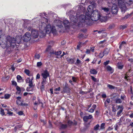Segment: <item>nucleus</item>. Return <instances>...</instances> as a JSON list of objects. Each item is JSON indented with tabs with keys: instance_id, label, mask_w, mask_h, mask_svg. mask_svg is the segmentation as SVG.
<instances>
[{
	"instance_id": "nucleus-1",
	"label": "nucleus",
	"mask_w": 133,
	"mask_h": 133,
	"mask_svg": "<svg viewBox=\"0 0 133 133\" xmlns=\"http://www.w3.org/2000/svg\"><path fill=\"white\" fill-rule=\"evenodd\" d=\"M2 30L0 29V44L3 49L6 48V51L8 54H10L14 50L16 44H19L21 40L20 37H17L15 39L10 36H8L6 37L5 35L1 36Z\"/></svg>"
},
{
	"instance_id": "nucleus-2",
	"label": "nucleus",
	"mask_w": 133,
	"mask_h": 133,
	"mask_svg": "<svg viewBox=\"0 0 133 133\" xmlns=\"http://www.w3.org/2000/svg\"><path fill=\"white\" fill-rule=\"evenodd\" d=\"M94 5H89L87 8V11L86 13V16L88 18H91L93 21H96L99 19L101 16L99 13L96 10H93Z\"/></svg>"
},
{
	"instance_id": "nucleus-3",
	"label": "nucleus",
	"mask_w": 133,
	"mask_h": 133,
	"mask_svg": "<svg viewBox=\"0 0 133 133\" xmlns=\"http://www.w3.org/2000/svg\"><path fill=\"white\" fill-rule=\"evenodd\" d=\"M117 1L118 6L122 11V10H124L126 9L125 4L130 5L132 3L133 0H117Z\"/></svg>"
},
{
	"instance_id": "nucleus-4",
	"label": "nucleus",
	"mask_w": 133,
	"mask_h": 133,
	"mask_svg": "<svg viewBox=\"0 0 133 133\" xmlns=\"http://www.w3.org/2000/svg\"><path fill=\"white\" fill-rule=\"evenodd\" d=\"M55 22L58 24H56V26L59 28H61L63 27L62 24L63 23L65 29H68L70 27V22L68 20L66 19L63 21V22L59 20H56Z\"/></svg>"
},
{
	"instance_id": "nucleus-5",
	"label": "nucleus",
	"mask_w": 133,
	"mask_h": 133,
	"mask_svg": "<svg viewBox=\"0 0 133 133\" xmlns=\"http://www.w3.org/2000/svg\"><path fill=\"white\" fill-rule=\"evenodd\" d=\"M109 0L111 1V3L113 5L111 9V12L112 14H117L118 10V8L116 4L117 0Z\"/></svg>"
},
{
	"instance_id": "nucleus-6",
	"label": "nucleus",
	"mask_w": 133,
	"mask_h": 133,
	"mask_svg": "<svg viewBox=\"0 0 133 133\" xmlns=\"http://www.w3.org/2000/svg\"><path fill=\"white\" fill-rule=\"evenodd\" d=\"M30 36V34L29 32H26L22 38L23 40L25 42H28L31 39Z\"/></svg>"
},
{
	"instance_id": "nucleus-7",
	"label": "nucleus",
	"mask_w": 133,
	"mask_h": 133,
	"mask_svg": "<svg viewBox=\"0 0 133 133\" xmlns=\"http://www.w3.org/2000/svg\"><path fill=\"white\" fill-rule=\"evenodd\" d=\"M28 29L29 31L31 30V34L35 38H37L38 36V32L36 30H32L31 28L29 27L28 28Z\"/></svg>"
},
{
	"instance_id": "nucleus-8",
	"label": "nucleus",
	"mask_w": 133,
	"mask_h": 133,
	"mask_svg": "<svg viewBox=\"0 0 133 133\" xmlns=\"http://www.w3.org/2000/svg\"><path fill=\"white\" fill-rule=\"evenodd\" d=\"M68 87V84L66 83L63 87V91L61 92H63L64 93H69L70 92V89Z\"/></svg>"
},
{
	"instance_id": "nucleus-9",
	"label": "nucleus",
	"mask_w": 133,
	"mask_h": 133,
	"mask_svg": "<svg viewBox=\"0 0 133 133\" xmlns=\"http://www.w3.org/2000/svg\"><path fill=\"white\" fill-rule=\"evenodd\" d=\"M41 75L43 78L46 79L49 76V74L47 70H45L42 73Z\"/></svg>"
},
{
	"instance_id": "nucleus-10",
	"label": "nucleus",
	"mask_w": 133,
	"mask_h": 133,
	"mask_svg": "<svg viewBox=\"0 0 133 133\" xmlns=\"http://www.w3.org/2000/svg\"><path fill=\"white\" fill-rule=\"evenodd\" d=\"M87 16L84 15H81L78 17V19L81 23L84 22L86 19V17Z\"/></svg>"
},
{
	"instance_id": "nucleus-11",
	"label": "nucleus",
	"mask_w": 133,
	"mask_h": 133,
	"mask_svg": "<svg viewBox=\"0 0 133 133\" xmlns=\"http://www.w3.org/2000/svg\"><path fill=\"white\" fill-rule=\"evenodd\" d=\"M70 20L74 22L75 23L78 21V18L76 16H74L73 15H71L70 16Z\"/></svg>"
},
{
	"instance_id": "nucleus-12",
	"label": "nucleus",
	"mask_w": 133,
	"mask_h": 133,
	"mask_svg": "<svg viewBox=\"0 0 133 133\" xmlns=\"http://www.w3.org/2000/svg\"><path fill=\"white\" fill-rule=\"evenodd\" d=\"M92 117L91 115H90L88 116H85L83 117V120L85 122H87L89 119L92 118Z\"/></svg>"
},
{
	"instance_id": "nucleus-13",
	"label": "nucleus",
	"mask_w": 133,
	"mask_h": 133,
	"mask_svg": "<svg viewBox=\"0 0 133 133\" xmlns=\"http://www.w3.org/2000/svg\"><path fill=\"white\" fill-rule=\"evenodd\" d=\"M120 109V110L117 112V115L118 117L120 116V114L122 112L123 109V105H119L118 107V109Z\"/></svg>"
},
{
	"instance_id": "nucleus-14",
	"label": "nucleus",
	"mask_w": 133,
	"mask_h": 133,
	"mask_svg": "<svg viewBox=\"0 0 133 133\" xmlns=\"http://www.w3.org/2000/svg\"><path fill=\"white\" fill-rule=\"evenodd\" d=\"M66 60L69 63L72 64L74 63L76 60L75 58H72L68 57L67 58Z\"/></svg>"
},
{
	"instance_id": "nucleus-15",
	"label": "nucleus",
	"mask_w": 133,
	"mask_h": 133,
	"mask_svg": "<svg viewBox=\"0 0 133 133\" xmlns=\"http://www.w3.org/2000/svg\"><path fill=\"white\" fill-rule=\"evenodd\" d=\"M62 53V51L61 50H59L58 51H54L52 50L51 52H50V54H55L56 55H59L61 54Z\"/></svg>"
},
{
	"instance_id": "nucleus-16",
	"label": "nucleus",
	"mask_w": 133,
	"mask_h": 133,
	"mask_svg": "<svg viewBox=\"0 0 133 133\" xmlns=\"http://www.w3.org/2000/svg\"><path fill=\"white\" fill-rule=\"evenodd\" d=\"M106 69L107 71L110 72L111 73H112L114 72V69L109 65L106 67Z\"/></svg>"
},
{
	"instance_id": "nucleus-17",
	"label": "nucleus",
	"mask_w": 133,
	"mask_h": 133,
	"mask_svg": "<svg viewBox=\"0 0 133 133\" xmlns=\"http://www.w3.org/2000/svg\"><path fill=\"white\" fill-rule=\"evenodd\" d=\"M45 29L46 31H52L51 28V26L50 24H49L46 25L45 28Z\"/></svg>"
},
{
	"instance_id": "nucleus-18",
	"label": "nucleus",
	"mask_w": 133,
	"mask_h": 133,
	"mask_svg": "<svg viewBox=\"0 0 133 133\" xmlns=\"http://www.w3.org/2000/svg\"><path fill=\"white\" fill-rule=\"evenodd\" d=\"M110 50V49L109 48H105L103 52L104 54L107 55L109 52Z\"/></svg>"
},
{
	"instance_id": "nucleus-19",
	"label": "nucleus",
	"mask_w": 133,
	"mask_h": 133,
	"mask_svg": "<svg viewBox=\"0 0 133 133\" xmlns=\"http://www.w3.org/2000/svg\"><path fill=\"white\" fill-rule=\"evenodd\" d=\"M90 72L91 74L96 75L97 74V72L94 69H91L90 70Z\"/></svg>"
},
{
	"instance_id": "nucleus-20",
	"label": "nucleus",
	"mask_w": 133,
	"mask_h": 133,
	"mask_svg": "<svg viewBox=\"0 0 133 133\" xmlns=\"http://www.w3.org/2000/svg\"><path fill=\"white\" fill-rule=\"evenodd\" d=\"M107 87L109 89L111 90L114 89L116 88L115 87L109 84H107Z\"/></svg>"
},
{
	"instance_id": "nucleus-21",
	"label": "nucleus",
	"mask_w": 133,
	"mask_h": 133,
	"mask_svg": "<svg viewBox=\"0 0 133 133\" xmlns=\"http://www.w3.org/2000/svg\"><path fill=\"white\" fill-rule=\"evenodd\" d=\"M115 101L116 103H121L122 102L121 99L118 98L115 100Z\"/></svg>"
},
{
	"instance_id": "nucleus-22",
	"label": "nucleus",
	"mask_w": 133,
	"mask_h": 133,
	"mask_svg": "<svg viewBox=\"0 0 133 133\" xmlns=\"http://www.w3.org/2000/svg\"><path fill=\"white\" fill-rule=\"evenodd\" d=\"M127 24L122 25L120 26L119 28L120 29L124 30L127 27Z\"/></svg>"
},
{
	"instance_id": "nucleus-23",
	"label": "nucleus",
	"mask_w": 133,
	"mask_h": 133,
	"mask_svg": "<svg viewBox=\"0 0 133 133\" xmlns=\"http://www.w3.org/2000/svg\"><path fill=\"white\" fill-rule=\"evenodd\" d=\"M102 9L105 12H108L109 11V9L108 8H102Z\"/></svg>"
},
{
	"instance_id": "nucleus-24",
	"label": "nucleus",
	"mask_w": 133,
	"mask_h": 133,
	"mask_svg": "<svg viewBox=\"0 0 133 133\" xmlns=\"http://www.w3.org/2000/svg\"><path fill=\"white\" fill-rule=\"evenodd\" d=\"M105 123H102L100 126V129H105Z\"/></svg>"
},
{
	"instance_id": "nucleus-25",
	"label": "nucleus",
	"mask_w": 133,
	"mask_h": 133,
	"mask_svg": "<svg viewBox=\"0 0 133 133\" xmlns=\"http://www.w3.org/2000/svg\"><path fill=\"white\" fill-rule=\"evenodd\" d=\"M99 125L97 124L95 126L94 128V129L95 130L97 131L98 130L99 128Z\"/></svg>"
},
{
	"instance_id": "nucleus-26",
	"label": "nucleus",
	"mask_w": 133,
	"mask_h": 133,
	"mask_svg": "<svg viewBox=\"0 0 133 133\" xmlns=\"http://www.w3.org/2000/svg\"><path fill=\"white\" fill-rule=\"evenodd\" d=\"M32 88V87H27L26 89V91H33L34 89L33 88H32Z\"/></svg>"
},
{
	"instance_id": "nucleus-27",
	"label": "nucleus",
	"mask_w": 133,
	"mask_h": 133,
	"mask_svg": "<svg viewBox=\"0 0 133 133\" xmlns=\"http://www.w3.org/2000/svg\"><path fill=\"white\" fill-rule=\"evenodd\" d=\"M103 52H101L99 55L98 56L101 58H102L104 55Z\"/></svg>"
},
{
	"instance_id": "nucleus-28",
	"label": "nucleus",
	"mask_w": 133,
	"mask_h": 133,
	"mask_svg": "<svg viewBox=\"0 0 133 133\" xmlns=\"http://www.w3.org/2000/svg\"><path fill=\"white\" fill-rule=\"evenodd\" d=\"M67 123L68 126H71L72 125L73 122L70 120H69L68 121Z\"/></svg>"
},
{
	"instance_id": "nucleus-29",
	"label": "nucleus",
	"mask_w": 133,
	"mask_h": 133,
	"mask_svg": "<svg viewBox=\"0 0 133 133\" xmlns=\"http://www.w3.org/2000/svg\"><path fill=\"white\" fill-rule=\"evenodd\" d=\"M35 57L36 59H39L40 57V55L39 54H35Z\"/></svg>"
},
{
	"instance_id": "nucleus-30",
	"label": "nucleus",
	"mask_w": 133,
	"mask_h": 133,
	"mask_svg": "<svg viewBox=\"0 0 133 133\" xmlns=\"http://www.w3.org/2000/svg\"><path fill=\"white\" fill-rule=\"evenodd\" d=\"M29 83V87H34V86L33 85L32 82V79L31 80H30V81Z\"/></svg>"
},
{
	"instance_id": "nucleus-31",
	"label": "nucleus",
	"mask_w": 133,
	"mask_h": 133,
	"mask_svg": "<svg viewBox=\"0 0 133 133\" xmlns=\"http://www.w3.org/2000/svg\"><path fill=\"white\" fill-rule=\"evenodd\" d=\"M115 26V25L114 24H111L109 26L108 29H111L114 28Z\"/></svg>"
},
{
	"instance_id": "nucleus-32",
	"label": "nucleus",
	"mask_w": 133,
	"mask_h": 133,
	"mask_svg": "<svg viewBox=\"0 0 133 133\" xmlns=\"http://www.w3.org/2000/svg\"><path fill=\"white\" fill-rule=\"evenodd\" d=\"M67 127V125L66 124H62L61 126V128L62 129H65Z\"/></svg>"
},
{
	"instance_id": "nucleus-33",
	"label": "nucleus",
	"mask_w": 133,
	"mask_h": 133,
	"mask_svg": "<svg viewBox=\"0 0 133 133\" xmlns=\"http://www.w3.org/2000/svg\"><path fill=\"white\" fill-rule=\"evenodd\" d=\"M37 99L38 101V102L39 104H41L42 105V106L43 107V104L42 103V102L41 101V100H40L39 98V97H38L37 98Z\"/></svg>"
},
{
	"instance_id": "nucleus-34",
	"label": "nucleus",
	"mask_w": 133,
	"mask_h": 133,
	"mask_svg": "<svg viewBox=\"0 0 133 133\" xmlns=\"http://www.w3.org/2000/svg\"><path fill=\"white\" fill-rule=\"evenodd\" d=\"M81 61L78 58L76 60V62L75 63V64L77 65L80 63H81Z\"/></svg>"
},
{
	"instance_id": "nucleus-35",
	"label": "nucleus",
	"mask_w": 133,
	"mask_h": 133,
	"mask_svg": "<svg viewBox=\"0 0 133 133\" xmlns=\"http://www.w3.org/2000/svg\"><path fill=\"white\" fill-rule=\"evenodd\" d=\"M10 95L8 94H6L4 95V98L5 99H8L10 98Z\"/></svg>"
},
{
	"instance_id": "nucleus-36",
	"label": "nucleus",
	"mask_w": 133,
	"mask_h": 133,
	"mask_svg": "<svg viewBox=\"0 0 133 133\" xmlns=\"http://www.w3.org/2000/svg\"><path fill=\"white\" fill-rule=\"evenodd\" d=\"M17 79L18 82H19V81L22 79V77L20 75H18L17 77Z\"/></svg>"
},
{
	"instance_id": "nucleus-37",
	"label": "nucleus",
	"mask_w": 133,
	"mask_h": 133,
	"mask_svg": "<svg viewBox=\"0 0 133 133\" xmlns=\"http://www.w3.org/2000/svg\"><path fill=\"white\" fill-rule=\"evenodd\" d=\"M1 115L3 116L5 115V112H4V110L2 109H1L0 111Z\"/></svg>"
},
{
	"instance_id": "nucleus-38",
	"label": "nucleus",
	"mask_w": 133,
	"mask_h": 133,
	"mask_svg": "<svg viewBox=\"0 0 133 133\" xmlns=\"http://www.w3.org/2000/svg\"><path fill=\"white\" fill-rule=\"evenodd\" d=\"M24 72L27 75L29 76V74L30 73V71L28 70L27 69H25L24 70Z\"/></svg>"
},
{
	"instance_id": "nucleus-39",
	"label": "nucleus",
	"mask_w": 133,
	"mask_h": 133,
	"mask_svg": "<svg viewBox=\"0 0 133 133\" xmlns=\"http://www.w3.org/2000/svg\"><path fill=\"white\" fill-rule=\"evenodd\" d=\"M51 46L50 45L48 46L47 48L46 51H49L50 50H51Z\"/></svg>"
},
{
	"instance_id": "nucleus-40",
	"label": "nucleus",
	"mask_w": 133,
	"mask_h": 133,
	"mask_svg": "<svg viewBox=\"0 0 133 133\" xmlns=\"http://www.w3.org/2000/svg\"><path fill=\"white\" fill-rule=\"evenodd\" d=\"M46 79L44 78H42V81L41 82V84L44 85L46 83Z\"/></svg>"
},
{
	"instance_id": "nucleus-41",
	"label": "nucleus",
	"mask_w": 133,
	"mask_h": 133,
	"mask_svg": "<svg viewBox=\"0 0 133 133\" xmlns=\"http://www.w3.org/2000/svg\"><path fill=\"white\" fill-rule=\"evenodd\" d=\"M42 63L41 62H38L37 63V67L40 66L42 65Z\"/></svg>"
},
{
	"instance_id": "nucleus-42",
	"label": "nucleus",
	"mask_w": 133,
	"mask_h": 133,
	"mask_svg": "<svg viewBox=\"0 0 133 133\" xmlns=\"http://www.w3.org/2000/svg\"><path fill=\"white\" fill-rule=\"evenodd\" d=\"M94 109L91 108L89 110H87L86 111H88V112L91 113H93L94 112Z\"/></svg>"
},
{
	"instance_id": "nucleus-43",
	"label": "nucleus",
	"mask_w": 133,
	"mask_h": 133,
	"mask_svg": "<svg viewBox=\"0 0 133 133\" xmlns=\"http://www.w3.org/2000/svg\"><path fill=\"white\" fill-rule=\"evenodd\" d=\"M41 89L42 91L44 90V85L42 84L41 86Z\"/></svg>"
},
{
	"instance_id": "nucleus-44",
	"label": "nucleus",
	"mask_w": 133,
	"mask_h": 133,
	"mask_svg": "<svg viewBox=\"0 0 133 133\" xmlns=\"http://www.w3.org/2000/svg\"><path fill=\"white\" fill-rule=\"evenodd\" d=\"M123 67V66L122 65H118V68L120 69H122Z\"/></svg>"
},
{
	"instance_id": "nucleus-45",
	"label": "nucleus",
	"mask_w": 133,
	"mask_h": 133,
	"mask_svg": "<svg viewBox=\"0 0 133 133\" xmlns=\"http://www.w3.org/2000/svg\"><path fill=\"white\" fill-rule=\"evenodd\" d=\"M91 79L94 82H96L97 81V79L96 78H95L94 77L92 76H91Z\"/></svg>"
},
{
	"instance_id": "nucleus-46",
	"label": "nucleus",
	"mask_w": 133,
	"mask_h": 133,
	"mask_svg": "<svg viewBox=\"0 0 133 133\" xmlns=\"http://www.w3.org/2000/svg\"><path fill=\"white\" fill-rule=\"evenodd\" d=\"M12 84L13 85H14L15 86H17V83L15 81H12Z\"/></svg>"
},
{
	"instance_id": "nucleus-47",
	"label": "nucleus",
	"mask_w": 133,
	"mask_h": 133,
	"mask_svg": "<svg viewBox=\"0 0 133 133\" xmlns=\"http://www.w3.org/2000/svg\"><path fill=\"white\" fill-rule=\"evenodd\" d=\"M109 61H107L106 62H104L103 64L105 66H106L109 64Z\"/></svg>"
},
{
	"instance_id": "nucleus-48",
	"label": "nucleus",
	"mask_w": 133,
	"mask_h": 133,
	"mask_svg": "<svg viewBox=\"0 0 133 133\" xmlns=\"http://www.w3.org/2000/svg\"><path fill=\"white\" fill-rule=\"evenodd\" d=\"M20 105L22 106H27L28 105V104L27 103H21L20 104Z\"/></svg>"
},
{
	"instance_id": "nucleus-49",
	"label": "nucleus",
	"mask_w": 133,
	"mask_h": 133,
	"mask_svg": "<svg viewBox=\"0 0 133 133\" xmlns=\"http://www.w3.org/2000/svg\"><path fill=\"white\" fill-rule=\"evenodd\" d=\"M16 98L18 99L17 100H16V102L17 104H18V101H20V100L19 99H21V97L20 96H18L16 97Z\"/></svg>"
},
{
	"instance_id": "nucleus-50",
	"label": "nucleus",
	"mask_w": 133,
	"mask_h": 133,
	"mask_svg": "<svg viewBox=\"0 0 133 133\" xmlns=\"http://www.w3.org/2000/svg\"><path fill=\"white\" fill-rule=\"evenodd\" d=\"M79 44H78L77 46V49H79L81 47V42H79Z\"/></svg>"
},
{
	"instance_id": "nucleus-51",
	"label": "nucleus",
	"mask_w": 133,
	"mask_h": 133,
	"mask_svg": "<svg viewBox=\"0 0 133 133\" xmlns=\"http://www.w3.org/2000/svg\"><path fill=\"white\" fill-rule=\"evenodd\" d=\"M7 114H9V116H12L13 114V113L11 111H8Z\"/></svg>"
},
{
	"instance_id": "nucleus-52",
	"label": "nucleus",
	"mask_w": 133,
	"mask_h": 133,
	"mask_svg": "<svg viewBox=\"0 0 133 133\" xmlns=\"http://www.w3.org/2000/svg\"><path fill=\"white\" fill-rule=\"evenodd\" d=\"M32 79H30L29 78H28L25 80L26 83H29L30 81V80H31Z\"/></svg>"
},
{
	"instance_id": "nucleus-53",
	"label": "nucleus",
	"mask_w": 133,
	"mask_h": 133,
	"mask_svg": "<svg viewBox=\"0 0 133 133\" xmlns=\"http://www.w3.org/2000/svg\"><path fill=\"white\" fill-rule=\"evenodd\" d=\"M97 59L96 58H94L93 61L91 63L93 64H95L96 62L97 61Z\"/></svg>"
},
{
	"instance_id": "nucleus-54",
	"label": "nucleus",
	"mask_w": 133,
	"mask_h": 133,
	"mask_svg": "<svg viewBox=\"0 0 133 133\" xmlns=\"http://www.w3.org/2000/svg\"><path fill=\"white\" fill-rule=\"evenodd\" d=\"M90 50L88 49H87L85 53L87 54H89L90 53Z\"/></svg>"
},
{
	"instance_id": "nucleus-55",
	"label": "nucleus",
	"mask_w": 133,
	"mask_h": 133,
	"mask_svg": "<svg viewBox=\"0 0 133 133\" xmlns=\"http://www.w3.org/2000/svg\"><path fill=\"white\" fill-rule=\"evenodd\" d=\"M74 122H73L72 125L76 126L77 124V122L75 120H74Z\"/></svg>"
},
{
	"instance_id": "nucleus-56",
	"label": "nucleus",
	"mask_w": 133,
	"mask_h": 133,
	"mask_svg": "<svg viewBox=\"0 0 133 133\" xmlns=\"http://www.w3.org/2000/svg\"><path fill=\"white\" fill-rule=\"evenodd\" d=\"M40 74L38 73L37 74L36 78V79H38L40 78Z\"/></svg>"
},
{
	"instance_id": "nucleus-57",
	"label": "nucleus",
	"mask_w": 133,
	"mask_h": 133,
	"mask_svg": "<svg viewBox=\"0 0 133 133\" xmlns=\"http://www.w3.org/2000/svg\"><path fill=\"white\" fill-rule=\"evenodd\" d=\"M16 89L17 91H21V89L19 86H17Z\"/></svg>"
},
{
	"instance_id": "nucleus-58",
	"label": "nucleus",
	"mask_w": 133,
	"mask_h": 133,
	"mask_svg": "<svg viewBox=\"0 0 133 133\" xmlns=\"http://www.w3.org/2000/svg\"><path fill=\"white\" fill-rule=\"evenodd\" d=\"M11 69L12 70V71L14 72L15 70V68L14 67V65L13 64L11 66Z\"/></svg>"
},
{
	"instance_id": "nucleus-59",
	"label": "nucleus",
	"mask_w": 133,
	"mask_h": 133,
	"mask_svg": "<svg viewBox=\"0 0 133 133\" xmlns=\"http://www.w3.org/2000/svg\"><path fill=\"white\" fill-rule=\"evenodd\" d=\"M49 127L51 128L52 127V124H51V122L50 121V120H49Z\"/></svg>"
},
{
	"instance_id": "nucleus-60",
	"label": "nucleus",
	"mask_w": 133,
	"mask_h": 133,
	"mask_svg": "<svg viewBox=\"0 0 133 133\" xmlns=\"http://www.w3.org/2000/svg\"><path fill=\"white\" fill-rule=\"evenodd\" d=\"M130 16V15L129 14L125 15L123 18L124 19H127L129 16Z\"/></svg>"
},
{
	"instance_id": "nucleus-61",
	"label": "nucleus",
	"mask_w": 133,
	"mask_h": 133,
	"mask_svg": "<svg viewBox=\"0 0 133 133\" xmlns=\"http://www.w3.org/2000/svg\"><path fill=\"white\" fill-rule=\"evenodd\" d=\"M128 61L131 63L133 64V59L132 58H129Z\"/></svg>"
},
{
	"instance_id": "nucleus-62",
	"label": "nucleus",
	"mask_w": 133,
	"mask_h": 133,
	"mask_svg": "<svg viewBox=\"0 0 133 133\" xmlns=\"http://www.w3.org/2000/svg\"><path fill=\"white\" fill-rule=\"evenodd\" d=\"M18 114L19 115H22L23 114V112L22 111H20L18 112Z\"/></svg>"
},
{
	"instance_id": "nucleus-63",
	"label": "nucleus",
	"mask_w": 133,
	"mask_h": 133,
	"mask_svg": "<svg viewBox=\"0 0 133 133\" xmlns=\"http://www.w3.org/2000/svg\"><path fill=\"white\" fill-rule=\"evenodd\" d=\"M72 79L73 82H76V78L74 77H72Z\"/></svg>"
},
{
	"instance_id": "nucleus-64",
	"label": "nucleus",
	"mask_w": 133,
	"mask_h": 133,
	"mask_svg": "<svg viewBox=\"0 0 133 133\" xmlns=\"http://www.w3.org/2000/svg\"><path fill=\"white\" fill-rule=\"evenodd\" d=\"M96 105L95 104H93L92 106V109H94V110L96 109Z\"/></svg>"
}]
</instances>
